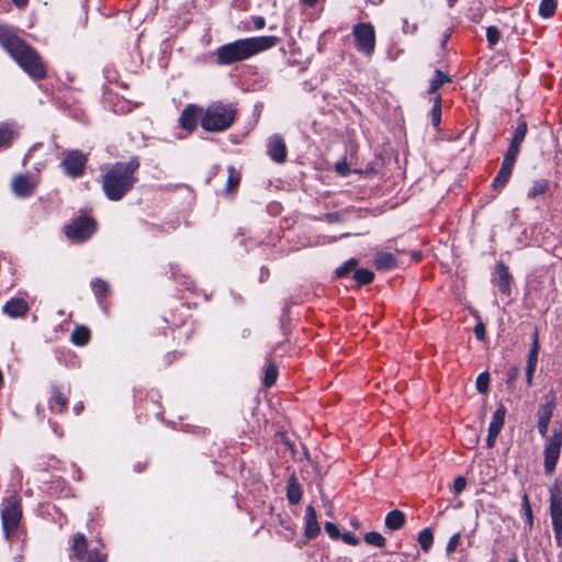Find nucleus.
<instances>
[{"mask_svg":"<svg viewBox=\"0 0 562 562\" xmlns=\"http://www.w3.org/2000/svg\"><path fill=\"white\" fill-rule=\"evenodd\" d=\"M364 541L375 548H383L385 546V538L375 531H370L364 535Z\"/></svg>","mask_w":562,"mask_h":562,"instance_id":"33","label":"nucleus"},{"mask_svg":"<svg viewBox=\"0 0 562 562\" xmlns=\"http://www.w3.org/2000/svg\"><path fill=\"white\" fill-rule=\"evenodd\" d=\"M88 157L79 149H71L66 151L60 166L64 172L72 178L77 179L83 176L87 167Z\"/></svg>","mask_w":562,"mask_h":562,"instance_id":"7","label":"nucleus"},{"mask_svg":"<svg viewBox=\"0 0 562 562\" xmlns=\"http://www.w3.org/2000/svg\"><path fill=\"white\" fill-rule=\"evenodd\" d=\"M346 167H340V166H337V170L341 173V175H346Z\"/></svg>","mask_w":562,"mask_h":562,"instance_id":"62","label":"nucleus"},{"mask_svg":"<svg viewBox=\"0 0 562 562\" xmlns=\"http://www.w3.org/2000/svg\"><path fill=\"white\" fill-rule=\"evenodd\" d=\"M301 2L308 8H314L317 5L319 0H301Z\"/></svg>","mask_w":562,"mask_h":562,"instance_id":"57","label":"nucleus"},{"mask_svg":"<svg viewBox=\"0 0 562 562\" xmlns=\"http://www.w3.org/2000/svg\"><path fill=\"white\" fill-rule=\"evenodd\" d=\"M267 154L278 164H282L286 160V146L280 134H273L268 139Z\"/></svg>","mask_w":562,"mask_h":562,"instance_id":"13","label":"nucleus"},{"mask_svg":"<svg viewBox=\"0 0 562 562\" xmlns=\"http://www.w3.org/2000/svg\"><path fill=\"white\" fill-rule=\"evenodd\" d=\"M383 0H368V2L372 3V4H380L382 3Z\"/></svg>","mask_w":562,"mask_h":562,"instance_id":"63","label":"nucleus"},{"mask_svg":"<svg viewBox=\"0 0 562 562\" xmlns=\"http://www.w3.org/2000/svg\"><path fill=\"white\" fill-rule=\"evenodd\" d=\"M550 517L558 546L562 544V494L559 488L550 491Z\"/></svg>","mask_w":562,"mask_h":562,"instance_id":"11","label":"nucleus"},{"mask_svg":"<svg viewBox=\"0 0 562 562\" xmlns=\"http://www.w3.org/2000/svg\"><path fill=\"white\" fill-rule=\"evenodd\" d=\"M12 191L21 198L30 196L36 188V181L29 175H18L12 180Z\"/></svg>","mask_w":562,"mask_h":562,"instance_id":"14","label":"nucleus"},{"mask_svg":"<svg viewBox=\"0 0 562 562\" xmlns=\"http://www.w3.org/2000/svg\"><path fill=\"white\" fill-rule=\"evenodd\" d=\"M91 289L95 296L103 297L109 292V284L102 279H93L91 281Z\"/></svg>","mask_w":562,"mask_h":562,"instance_id":"35","label":"nucleus"},{"mask_svg":"<svg viewBox=\"0 0 562 562\" xmlns=\"http://www.w3.org/2000/svg\"><path fill=\"white\" fill-rule=\"evenodd\" d=\"M555 404L554 401L548 400L544 404H542L538 412V431L541 437H547L549 424L553 415Z\"/></svg>","mask_w":562,"mask_h":562,"instance_id":"15","label":"nucleus"},{"mask_svg":"<svg viewBox=\"0 0 562 562\" xmlns=\"http://www.w3.org/2000/svg\"><path fill=\"white\" fill-rule=\"evenodd\" d=\"M467 486V480L463 476H458L453 482V493L460 494Z\"/></svg>","mask_w":562,"mask_h":562,"instance_id":"44","label":"nucleus"},{"mask_svg":"<svg viewBox=\"0 0 562 562\" xmlns=\"http://www.w3.org/2000/svg\"><path fill=\"white\" fill-rule=\"evenodd\" d=\"M327 218H328L329 222H333V221H336L338 218V215L337 214H328Z\"/></svg>","mask_w":562,"mask_h":562,"instance_id":"61","label":"nucleus"},{"mask_svg":"<svg viewBox=\"0 0 562 562\" xmlns=\"http://www.w3.org/2000/svg\"><path fill=\"white\" fill-rule=\"evenodd\" d=\"M506 408L504 405H499L492 416V420L488 426V432L499 435L505 424Z\"/></svg>","mask_w":562,"mask_h":562,"instance_id":"20","label":"nucleus"},{"mask_svg":"<svg viewBox=\"0 0 562 562\" xmlns=\"http://www.w3.org/2000/svg\"><path fill=\"white\" fill-rule=\"evenodd\" d=\"M240 182V175L235 170L234 167H228V177L226 182V191H234Z\"/></svg>","mask_w":562,"mask_h":562,"instance_id":"37","label":"nucleus"},{"mask_svg":"<svg viewBox=\"0 0 562 562\" xmlns=\"http://www.w3.org/2000/svg\"><path fill=\"white\" fill-rule=\"evenodd\" d=\"M95 231V222L92 218L82 216L74 220L65 227L68 238L75 241H83L91 237Z\"/></svg>","mask_w":562,"mask_h":562,"instance_id":"10","label":"nucleus"},{"mask_svg":"<svg viewBox=\"0 0 562 562\" xmlns=\"http://www.w3.org/2000/svg\"><path fill=\"white\" fill-rule=\"evenodd\" d=\"M0 515L4 538L10 541L18 532L22 519L21 497L15 493L4 497L1 502Z\"/></svg>","mask_w":562,"mask_h":562,"instance_id":"5","label":"nucleus"},{"mask_svg":"<svg viewBox=\"0 0 562 562\" xmlns=\"http://www.w3.org/2000/svg\"><path fill=\"white\" fill-rule=\"evenodd\" d=\"M405 522V515L398 509L390 512L385 517V526L391 530H398Z\"/></svg>","mask_w":562,"mask_h":562,"instance_id":"22","label":"nucleus"},{"mask_svg":"<svg viewBox=\"0 0 562 562\" xmlns=\"http://www.w3.org/2000/svg\"><path fill=\"white\" fill-rule=\"evenodd\" d=\"M460 540H461V535L460 532H456L454 535H452L447 543V552L448 553H452L457 550L458 546L460 544Z\"/></svg>","mask_w":562,"mask_h":562,"instance_id":"42","label":"nucleus"},{"mask_svg":"<svg viewBox=\"0 0 562 562\" xmlns=\"http://www.w3.org/2000/svg\"><path fill=\"white\" fill-rule=\"evenodd\" d=\"M516 159L504 156L502 167L513 170L515 166Z\"/></svg>","mask_w":562,"mask_h":562,"instance_id":"52","label":"nucleus"},{"mask_svg":"<svg viewBox=\"0 0 562 562\" xmlns=\"http://www.w3.org/2000/svg\"><path fill=\"white\" fill-rule=\"evenodd\" d=\"M518 374L519 370L517 368H512L508 372L507 384H512L517 379Z\"/></svg>","mask_w":562,"mask_h":562,"instance_id":"53","label":"nucleus"},{"mask_svg":"<svg viewBox=\"0 0 562 562\" xmlns=\"http://www.w3.org/2000/svg\"><path fill=\"white\" fill-rule=\"evenodd\" d=\"M486 38L491 46H495L499 42V38H501L499 30L494 25L488 26L486 29Z\"/></svg>","mask_w":562,"mask_h":562,"instance_id":"41","label":"nucleus"},{"mask_svg":"<svg viewBox=\"0 0 562 562\" xmlns=\"http://www.w3.org/2000/svg\"><path fill=\"white\" fill-rule=\"evenodd\" d=\"M497 437H498L497 434L488 432L487 438H486V446L488 448H493L495 446Z\"/></svg>","mask_w":562,"mask_h":562,"instance_id":"54","label":"nucleus"},{"mask_svg":"<svg viewBox=\"0 0 562 562\" xmlns=\"http://www.w3.org/2000/svg\"><path fill=\"white\" fill-rule=\"evenodd\" d=\"M68 400L57 386H53V396L49 401V408L53 412H60L67 406Z\"/></svg>","mask_w":562,"mask_h":562,"instance_id":"23","label":"nucleus"},{"mask_svg":"<svg viewBox=\"0 0 562 562\" xmlns=\"http://www.w3.org/2000/svg\"><path fill=\"white\" fill-rule=\"evenodd\" d=\"M374 265L378 270L389 271L395 268L396 258L391 252H381L375 257Z\"/></svg>","mask_w":562,"mask_h":562,"instance_id":"21","label":"nucleus"},{"mask_svg":"<svg viewBox=\"0 0 562 562\" xmlns=\"http://www.w3.org/2000/svg\"><path fill=\"white\" fill-rule=\"evenodd\" d=\"M103 72H104V77L109 83L114 82L117 78V72L113 68L105 67Z\"/></svg>","mask_w":562,"mask_h":562,"instance_id":"47","label":"nucleus"},{"mask_svg":"<svg viewBox=\"0 0 562 562\" xmlns=\"http://www.w3.org/2000/svg\"><path fill=\"white\" fill-rule=\"evenodd\" d=\"M431 123L435 127L440 124L441 121V97L436 95L434 98L432 108L430 111Z\"/></svg>","mask_w":562,"mask_h":562,"instance_id":"31","label":"nucleus"},{"mask_svg":"<svg viewBox=\"0 0 562 562\" xmlns=\"http://www.w3.org/2000/svg\"><path fill=\"white\" fill-rule=\"evenodd\" d=\"M474 335L479 340H484L485 338V326L483 323H477L474 327Z\"/></svg>","mask_w":562,"mask_h":562,"instance_id":"48","label":"nucleus"},{"mask_svg":"<svg viewBox=\"0 0 562 562\" xmlns=\"http://www.w3.org/2000/svg\"><path fill=\"white\" fill-rule=\"evenodd\" d=\"M476 390L481 394H485L488 391V384H490V375L487 372H482L476 378Z\"/></svg>","mask_w":562,"mask_h":562,"instance_id":"40","label":"nucleus"},{"mask_svg":"<svg viewBox=\"0 0 562 562\" xmlns=\"http://www.w3.org/2000/svg\"><path fill=\"white\" fill-rule=\"evenodd\" d=\"M20 126L14 122H3L0 124V148L7 147L13 139L19 137Z\"/></svg>","mask_w":562,"mask_h":562,"instance_id":"18","label":"nucleus"},{"mask_svg":"<svg viewBox=\"0 0 562 562\" xmlns=\"http://www.w3.org/2000/svg\"><path fill=\"white\" fill-rule=\"evenodd\" d=\"M530 349L539 351V334H538V330H535L533 334H532V342H531Z\"/></svg>","mask_w":562,"mask_h":562,"instance_id":"55","label":"nucleus"},{"mask_svg":"<svg viewBox=\"0 0 562 562\" xmlns=\"http://www.w3.org/2000/svg\"><path fill=\"white\" fill-rule=\"evenodd\" d=\"M538 350H529L528 352V359H527V366L537 367L538 363Z\"/></svg>","mask_w":562,"mask_h":562,"instance_id":"49","label":"nucleus"},{"mask_svg":"<svg viewBox=\"0 0 562 562\" xmlns=\"http://www.w3.org/2000/svg\"><path fill=\"white\" fill-rule=\"evenodd\" d=\"M451 82V78L439 69L435 70V74L430 80L428 93H435L445 83Z\"/></svg>","mask_w":562,"mask_h":562,"instance_id":"24","label":"nucleus"},{"mask_svg":"<svg viewBox=\"0 0 562 562\" xmlns=\"http://www.w3.org/2000/svg\"><path fill=\"white\" fill-rule=\"evenodd\" d=\"M83 409V404L80 402V403H77L75 406H74V412L76 415H79Z\"/></svg>","mask_w":562,"mask_h":562,"instance_id":"58","label":"nucleus"},{"mask_svg":"<svg viewBox=\"0 0 562 562\" xmlns=\"http://www.w3.org/2000/svg\"><path fill=\"white\" fill-rule=\"evenodd\" d=\"M418 542L423 551H429L434 542V536L430 529L425 528L418 533Z\"/></svg>","mask_w":562,"mask_h":562,"instance_id":"30","label":"nucleus"},{"mask_svg":"<svg viewBox=\"0 0 562 562\" xmlns=\"http://www.w3.org/2000/svg\"><path fill=\"white\" fill-rule=\"evenodd\" d=\"M549 190V181L546 179L537 180L529 189L527 196L533 199L538 195L544 194Z\"/></svg>","mask_w":562,"mask_h":562,"instance_id":"27","label":"nucleus"},{"mask_svg":"<svg viewBox=\"0 0 562 562\" xmlns=\"http://www.w3.org/2000/svg\"><path fill=\"white\" fill-rule=\"evenodd\" d=\"M496 273V286L503 294L510 293L512 276L508 271V267L504 262H498L495 267Z\"/></svg>","mask_w":562,"mask_h":562,"instance_id":"17","label":"nucleus"},{"mask_svg":"<svg viewBox=\"0 0 562 562\" xmlns=\"http://www.w3.org/2000/svg\"><path fill=\"white\" fill-rule=\"evenodd\" d=\"M358 265V260L355 259V258H351L349 260H347L346 262H344L341 266H339L336 271H335V274L338 277V278H344L346 277L348 273H350L351 271H355L356 270V267Z\"/></svg>","mask_w":562,"mask_h":562,"instance_id":"34","label":"nucleus"},{"mask_svg":"<svg viewBox=\"0 0 562 562\" xmlns=\"http://www.w3.org/2000/svg\"><path fill=\"white\" fill-rule=\"evenodd\" d=\"M0 45L31 78L42 80L46 77L40 54L5 24H0Z\"/></svg>","mask_w":562,"mask_h":562,"instance_id":"1","label":"nucleus"},{"mask_svg":"<svg viewBox=\"0 0 562 562\" xmlns=\"http://www.w3.org/2000/svg\"><path fill=\"white\" fill-rule=\"evenodd\" d=\"M353 279L357 281L359 285L370 284L374 279V273L369 269H358L355 270Z\"/></svg>","mask_w":562,"mask_h":562,"instance_id":"28","label":"nucleus"},{"mask_svg":"<svg viewBox=\"0 0 562 562\" xmlns=\"http://www.w3.org/2000/svg\"><path fill=\"white\" fill-rule=\"evenodd\" d=\"M340 537L347 544L357 546L359 543V539L351 532H345Z\"/></svg>","mask_w":562,"mask_h":562,"instance_id":"46","label":"nucleus"},{"mask_svg":"<svg viewBox=\"0 0 562 562\" xmlns=\"http://www.w3.org/2000/svg\"><path fill=\"white\" fill-rule=\"evenodd\" d=\"M41 146H42V144H41V143H36V144H34V145L29 149V151L26 153V155L24 156V159H23V165H24V166L26 165V161H27V159L31 157L32 153H33L34 150H36L38 147H41Z\"/></svg>","mask_w":562,"mask_h":562,"instance_id":"56","label":"nucleus"},{"mask_svg":"<svg viewBox=\"0 0 562 562\" xmlns=\"http://www.w3.org/2000/svg\"><path fill=\"white\" fill-rule=\"evenodd\" d=\"M254 27L256 30H261L266 25V20L262 16H254L252 18Z\"/></svg>","mask_w":562,"mask_h":562,"instance_id":"51","label":"nucleus"},{"mask_svg":"<svg viewBox=\"0 0 562 562\" xmlns=\"http://www.w3.org/2000/svg\"><path fill=\"white\" fill-rule=\"evenodd\" d=\"M450 7H453L457 0H447Z\"/></svg>","mask_w":562,"mask_h":562,"instance_id":"64","label":"nucleus"},{"mask_svg":"<svg viewBox=\"0 0 562 562\" xmlns=\"http://www.w3.org/2000/svg\"><path fill=\"white\" fill-rule=\"evenodd\" d=\"M2 311L10 317H21L27 313L29 305L23 299H12L3 305Z\"/></svg>","mask_w":562,"mask_h":562,"instance_id":"19","label":"nucleus"},{"mask_svg":"<svg viewBox=\"0 0 562 562\" xmlns=\"http://www.w3.org/2000/svg\"><path fill=\"white\" fill-rule=\"evenodd\" d=\"M521 501H522L521 506H522V510L526 516L527 524H528L529 528H531L533 525V515H532V509H531V505H530L528 495L526 493L522 495Z\"/></svg>","mask_w":562,"mask_h":562,"instance_id":"39","label":"nucleus"},{"mask_svg":"<svg viewBox=\"0 0 562 562\" xmlns=\"http://www.w3.org/2000/svg\"><path fill=\"white\" fill-rule=\"evenodd\" d=\"M71 552L78 561H83L87 558V562H105V555L98 549L88 551V541L82 533H76L72 537Z\"/></svg>","mask_w":562,"mask_h":562,"instance_id":"9","label":"nucleus"},{"mask_svg":"<svg viewBox=\"0 0 562 562\" xmlns=\"http://www.w3.org/2000/svg\"><path fill=\"white\" fill-rule=\"evenodd\" d=\"M325 531L328 533V536L331 539L340 538L339 529H338V527L334 522L327 521L325 524Z\"/></svg>","mask_w":562,"mask_h":562,"instance_id":"43","label":"nucleus"},{"mask_svg":"<svg viewBox=\"0 0 562 562\" xmlns=\"http://www.w3.org/2000/svg\"><path fill=\"white\" fill-rule=\"evenodd\" d=\"M519 151H520V145L510 143L505 156L517 159Z\"/></svg>","mask_w":562,"mask_h":562,"instance_id":"45","label":"nucleus"},{"mask_svg":"<svg viewBox=\"0 0 562 562\" xmlns=\"http://www.w3.org/2000/svg\"><path fill=\"white\" fill-rule=\"evenodd\" d=\"M450 36H451V30L449 29L443 34V38H442V43H441L442 46L447 43V41L450 38Z\"/></svg>","mask_w":562,"mask_h":562,"instance_id":"60","label":"nucleus"},{"mask_svg":"<svg viewBox=\"0 0 562 562\" xmlns=\"http://www.w3.org/2000/svg\"><path fill=\"white\" fill-rule=\"evenodd\" d=\"M305 531L304 535L307 539L316 538L321 532V527L317 521L316 510L310 505L305 510Z\"/></svg>","mask_w":562,"mask_h":562,"instance_id":"16","label":"nucleus"},{"mask_svg":"<svg viewBox=\"0 0 562 562\" xmlns=\"http://www.w3.org/2000/svg\"><path fill=\"white\" fill-rule=\"evenodd\" d=\"M536 368L537 367L526 366V380H527L528 385L532 384V378H533Z\"/></svg>","mask_w":562,"mask_h":562,"instance_id":"50","label":"nucleus"},{"mask_svg":"<svg viewBox=\"0 0 562 562\" xmlns=\"http://www.w3.org/2000/svg\"><path fill=\"white\" fill-rule=\"evenodd\" d=\"M18 8H23L27 4L29 0H12Z\"/></svg>","mask_w":562,"mask_h":562,"instance_id":"59","label":"nucleus"},{"mask_svg":"<svg viewBox=\"0 0 562 562\" xmlns=\"http://www.w3.org/2000/svg\"><path fill=\"white\" fill-rule=\"evenodd\" d=\"M203 108L196 104H189L182 110L179 116V125L182 128L192 132L196 128L198 122H201Z\"/></svg>","mask_w":562,"mask_h":562,"instance_id":"12","label":"nucleus"},{"mask_svg":"<svg viewBox=\"0 0 562 562\" xmlns=\"http://www.w3.org/2000/svg\"><path fill=\"white\" fill-rule=\"evenodd\" d=\"M352 36L357 50L366 57H371L375 48V31L373 25L369 22L355 24Z\"/></svg>","mask_w":562,"mask_h":562,"instance_id":"6","label":"nucleus"},{"mask_svg":"<svg viewBox=\"0 0 562 562\" xmlns=\"http://www.w3.org/2000/svg\"><path fill=\"white\" fill-rule=\"evenodd\" d=\"M278 378V369L274 364L269 363L266 368L265 376H263V384L267 387L272 386Z\"/></svg>","mask_w":562,"mask_h":562,"instance_id":"38","label":"nucleus"},{"mask_svg":"<svg viewBox=\"0 0 562 562\" xmlns=\"http://www.w3.org/2000/svg\"><path fill=\"white\" fill-rule=\"evenodd\" d=\"M90 339V330L85 326H77L71 333V342L76 346H85Z\"/></svg>","mask_w":562,"mask_h":562,"instance_id":"25","label":"nucleus"},{"mask_svg":"<svg viewBox=\"0 0 562 562\" xmlns=\"http://www.w3.org/2000/svg\"><path fill=\"white\" fill-rule=\"evenodd\" d=\"M138 168L139 160L137 157H132L128 161L113 164L102 179V189L105 196L111 201L123 199L137 182L135 173Z\"/></svg>","mask_w":562,"mask_h":562,"instance_id":"3","label":"nucleus"},{"mask_svg":"<svg viewBox=\"0 0 562 562\" xmlns=\"http://www.w3.org/2000/svg\"><path fill=\"white\" fill-rule=\"evenodd\" d=\"M237 108L233 103L216 101L211 103L201 117V126L206 132L221 133L228 130L235 122Z\"/></svg>","mask_w":562,"mask_h":562,"instance_id":"4","label":"nucleus"},{"mask_svg":"<svg viewBox=\"0 0 562 562\" xmlns=\"http://www.w3.org/2000/svg\"><path fill=\"white\" fill-rule=\"evenodd\" d=\"M562 447V432L555 431L553 435L547 438L543 454H544V472L551 475L557 467L560 458Z\"/></svg>","mask_w":562,"mask_h":562,"instance_id":"8","label":"nucleus"},{"mask_svg":"<svg viewBox=\"0 0 562 562\" xmlns=\"http://www.w3.org/2000/svg\"><path fill=\"white\" fill-rule=\"evenodd\" d=\"M557 0H541L539 4V14L544 19L551 18L557 10Z\"/></svg>","mask_w":562,"mask_h":562,"instance_id":"29","label":"nucleus"},{"mask_svg":"<svg viewBox=\"0 0 562 562\" xmlns=\"http://www.w3.org/2000/svg\"><path fill=\"white\" fill-rule=\"evenodd\" d=\"M527 131H528V126H527L526 121H519L515 128V132H514L510 143L521 145L526 137Z\"/></svg>","mask_w":562,"mask_h":562,"instance_id":"32","label":"nucleus"},{"mask_svg":"<svg viewBox=\"0 0 562 562\" xmlns=\"http://www.w3.org/2000/svg\"><path fill=\"white\" fill-rule=\"evenodd\" d=\"M286 496L291 504H297L302 497L300 485L295 482L290 483L288 485Z\"/></svg>","mask_w":562,"mask_h":562,"instance_id":"36","label":"nucleus"},{"mask_svg":"<svg viewBox=\"0 0 562 562\" xmlns=\"http://www.w3.org/2000/svg\"><path fill=\"white\" fill-rule=\"evenodd\" d=\"M513 170L501 167L499 171L497 172L496 177L493 180V187L495 190L503 189L507 182L510 179Z\"/></svg>","mask_w":562,"mask_h":562,"instance_id":"26","label":"nucleus"},{"mask_svg":"<svg viewBox=\"0 0 562 562\" xmlns=\"http://www.w3.org/2000/svg\"><path fill=\"white\" fill-rule=\"evenodd\" d=\"M278 42L279 38L273 35L236 40L224 44L216 49V61L218 65L223 66L244 61L274 47Z\"/></svg>","mask_w":562,"mask_h":562,"instance_id":"2","label":"nucleus"}]
</instances>
